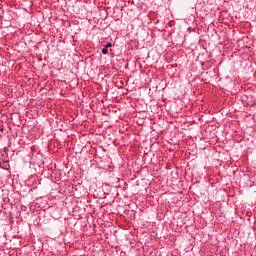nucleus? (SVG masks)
Instances as JSON below:
<instances>
[{
    "label": "nucleus",
    "mask_w": 256,
    "mask_h": 256,
    "mask_svg": "<svg viewBox=\"0 0 256 256\" xmlns=\"http://www.w3.org/2000/svg\"><path fill=\"white\" fill-rule=\"evenodd\" d=\"M107 53H109V49L104 47V48L102 49V54H103V55H107Z\"/></svg>",
    "instance_id": "1"
},
{
    "label": "nucleus",
    "mask_w": 256,
    "mask_h": 256,
    "mask_svg": "<svg viewBox=\"0 0 256 256\" xmlns=\"http://www.w3.org/2000/svg\"><path fill=\"white\" fill-rule=\"evenodd\" d=\"M109 47H113V44H111V42H108V43L105 45V48H106V49H109Z\"/></svg>",
    "instance_id": "2"
},
{
    "label": "nucleus",
    "mask_w": 256,
    "mask_h": 256,
    "mask_svg": "<svg viewBox=\"0 0 256 256\" xmlns=\"http://www.w3.org/2000/svg\"><path fill=\"white\" fill-rule=\"evenodd\" d=\"M77 187L81 188V185L75 186L74 191H79Z\"/></svg>",
    "instance_id": "3"
},
{
    "label": "nucleus",
    "mask_w": 256,
    "mask_h": 256,
    "mask_svg": "<svg viewBox=\"0 0 256 256\" xmlns=\"http://www.w3.org/2000/svg\"><path fill=\"white\" fill-rule=\"evenodd\" d=\"M201 65H202V66L205 65V62H201Z\"/></svg>",
    "instance_id": "4"
}]
</instances>
